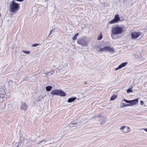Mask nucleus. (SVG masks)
I'll return each instance as SVG.
<instances>
[{
	"instance_id": "1a4fd4ad",
	"label": "nucleus",
	"mask_w": 147,
	"mask_h": 147,
	"mask_svg": "<svg viewBox=\"0 0 147 147\" xmlns=\"http://www.w3.org/2000/svg\"><path fill=\"white\" fill-rule=\"evenodd\" d=\"M127 62H125L122 63L119 65L117 68L115 69V70H117L118 69L125 67L127 64Z\"/></svg>"
},
{
	"instance_id": "c85d7f7f",
	"label": "nucleus",
	"mask_w": 147,
	"mask_h": 147,
	"mask_svg": "<svg viewBox=\"0 0 147 147\" xmlns=\"http://www.w3.org/2000/svg\"><path fill=\"white\" fill-rule=\"evenodd\" d=\"M15 1H19V2H21L24 1V0H15Z\"/></svg>"
},
{
	"instance_id": "bb28decb",
	"label": "nucleus",
	"mask_w": 147,
	"mask_h": 147,
	"mask_svg": "<svg viewBox=\"0 0 147 147\" xmlns=\"http://www.w3.org/2000/svg\"><path fill=\"white\" fill-rule=\"evenodd\" d=\"M38 45H39L38 44H37V43L35 44H34L32 45V46L33 47H36V46H37Z\"/></svg>"
},
{
	"instance_id": "4be33fe9",
	"label": "nucleus",
	"mask_w": 147,
	"mask_h": 147,
	"mask_svg": "<svg viewBox=\"0 0 147 147\" xmlns=\"http://www.w3.org/2000/svg\"><path fill=\"white\" fill-rule=\"evenodd\" d=\"M23 52H24V53H25L26 54H28L30 53V52L29 51H23Z\"/></svg>"
},
{
	"instance_id": "f3484780",
	"label": "nucleus",
	"mask_w": 147,
	"mask_h": 147,
	"mask_svg": "<svg viewBox=\"0 0 147 147\" xmlns=\"http://www.w3.org/2000/svg\"><path fill=\"white\" fill-rule=\"evenodd\" d=\"M78 43L79 44L82 45L83 43V40L82 39H79L78 40Z\"/></svg>"
},
{
	"instance_id": "7ed1b4c3",
	"label": "nucleus",
	"mask_w": 147,
	"mask_h": 147,
	"mask_svg": "<svg viewBox=\"0 0 147 147\" xmlns=\"http://www.w3.org/2000/svg\"><path fill=\"white\" fill-rule=\"evenodd\" d=\"M99 52L108 51L110 53H115V51L114 49L111 47L110 46H106L103 48L100 49L99 51Z\"/></svg>"
},
{
	"instance_id": "c756f323",
	"label": "nucleus",
	"mask_w": 147,
	"mask_h": 147,
	"mask_svg": "<svg viewBox=\"0 0 147 147\" xmlns=\"http://www.w3.org/2000/svg\"><path fill=\"white\" fill-rule=\"evenodd\" d=\"M142 129L147 132V128H144Z\"/></svg>"
},
{
	"instance_id": "9d476101",
	"label": "nucleus",
	"mask_w": 147,
	"mask_h": 147,
	"mask_svg": "<svg viewBox=\"0 0 147 147\" xmlns=\"http://www.w3.org/2000/svg\"><path fill=\"white\" fill-rule=\"evenodd\" d=\"M138 102V99H135L132 100H130V104L131 106L133 105H136L137 104Z\"/></svg>"
},
{
	"instance_id": "f8f14e48",
	"label": "nucleus",
	"mask_w": 147,
	"mask_h": 147,
	"mask_svg": "<svg viewBox=\"0 0 147 147\" xmlns=\"http://www.w3.org/2000/svg\"><path fill=\"white\" fill-rule=\"evenodd\" d=\"M5 92L3 89H0V98H3L5 96Z\"/></svg>"
},
{
	"instance_id": "b1692460",
	"label": "nucleus",
	"mask_w": 147,
	"mask_h": 147,
	"mask_svg": "<svg viewBox=\"0 0 147 147\" xmlns=\"http://www.w3.org/2000/svg\"><path fill=\"white\" fill-rule=\"evenodd\" d=\"M71 125H76L77 123H74L73 121H71L70 123Z\"/></svg>"
},
{
	"instance_id": "39448f33",
	"label": "nucleus",
	"mask_w": 147,
	"mask_h": 147,
	"mask_svg": "<svg viewBox=\"0 0 147 147\" xmlns=\"http://www.w3.org/2000/svg\"><path fill=\"white\" fill-rule=\"evenodd\" d=\"M119 129L121 131L124 133H127L130 132V128L127 126H122Z\"/></svg>"
},
{
	"instance_id": "cd10ccee",
	"label": "nucleus",
	"mask_w": 147,
	"mask_h": 147,
	"mask_svg": "<svg viewBox=\"0 0 147 147\" xmlns=\"http://www.w3.org/2000/svg\"><path fill=\"white\" fill-rule=\"evenodd\" d=\"M144 104V102L143 101L141 100L140 101V104L141 105H143Z\"/></svg>"
},
{
	"instance_id": "f03ea898",
	"label": "nucleus",
	"mask_w": 147,
	"mask_h": 147,
	"mask_svg": "<svg viewBox=\"0 0 147 147\" xmlns=\"http://www.w3.org/2000/svg\"><path fill=\"white\" fill-rule=\"evenodd\" d=\"M20 4L13 1L10 4V11L13 13H16L19 9Z\"/></svg>"
},
{
	"instance_id": "412c9836",
	"label": "nucleus",
	"mask_w": 147,
	"mask_h": 147,
	"mask_svg": "<svg viewBox=\"0 0 147 147\" xmlns=\"http://www.w3.org/2000/svg\"><path fill=\"white\" fill-rule=\"evenodd\" d=\"M123 100L125 102L127 103H129V104H130V100H128L125 99H124Z\"/></svg>"
},
{
	"instance_id": "2eb2a0df",
	"label": "nucleus",
	"mask_w": 147,
	"mask_h": 147,
	"mask_svg": "<svg viewBox=\"0 0 147 147\" xmlns=\"http://www.w3.org/2000/svg\"><path fill=\"white\" fill-rule=\"evenodd\" d=\"M52 87L51 86H48L46 87V90L47 91H49L51 90Z\"/></svg>"
},
{
	"instance_id": "dca6fc26",
	"label": "nucleus",
	"mask_w": 147,
	"mask_h": 147,
	"mask_svg": "<svg viewBox=\"0 0 147 147\" xmlns=\"http://www.w3.org/2000/svg\"><path fill=\"white\" fill-rule=\"evenodd\" d=\"M79 33H76L72 38L73 40H75L77 39V36L78 35Z\"/></svg>"
},
{
	"instance_id": "f257e3e1",
	"label": "nucleus",
	"mask_w": 147,
	"mask_h": 147,
	"mask_svg": "<svg viewBox=\"0 0 147 147\" xmlns=\"http://www.w3.org/2000/svg\"><path fill=\"white\" fill-rule=\"evenodd\" d=\"M123 31V27L119 25H116L112 28L111 30V36L112 38L114 39L113 36L117 34H120L122 33Z\"/></svg>"
},
{
	"instance_id": "6e6552de",
	"label": "nucleus",
	"mask_w": 147,
	"mask_h": 147,
	"mask_svg": "<svg viewBox=\"0 0 147 147\" xmlns=\"http://www.w3.org/2000/svg\"><path fill=\"white\" fill-rule=\"evenodd\" d=\"M100 114H98L97 115H96L94 117L91 118V119L92 120H94L96 121V123L98 124L100 122Z\"/></svg>"
},
{
	"instance_id": "4468645a",
	"label": "nucleus",
	"mask_w": 147,
	"mask_h": 147,
	"mask_svg": "<svg viewBox=\"0 0 147 147\" xmlns=\"http://www.w3.org/2000/svg\"><path fill=\"white\" fill-rule=\"evenodd\" d=\"M76 97H74L73 98H69L68 100V102H74L76 99Z\"/></svg>"
},
{
	"instance_id": "0eeeda50",
	"label": "nucleus",
	"mask_w": 147,
	"mask_h": 147,
	"mask_svg": "<svg viewBox=\"0 0 147 147\" xmlns=\"http://www.w3.org/2000/svg\"><path fill=\"white\" fill-rule=\"evenodd\" d=\"M120 19L118 14H116L114 18L109 22V24H112L118 22Z\"/></svg>"
},
{
	"instance_id": "a878e982",
	"label": "nucleus",
	"mask_w": 147,
	"mask_h": 147,
	"mask_svg": "<svg viewBox=\"0 0 147 147\" xmlns=\"http://www.w3.org/2000/svg\"><path fill=\"white\" fill-rule=\"evenodd\" d=\"M87 42H84L83 41V46H87Z\"/></svg>"
},
{
	"instance_id": "7c9ffc66",
	"label": "nucleus",
	"mask_w": 147,
	"mask_h": 147,
	"mask_svg": "<svg viewBox=\"0 0 147 147\" xmlns=\"http://www.w3.org/2000/svg\"><path fill=\"white\" fill-rule=\"evenodd\" d=\"M84 83L85 84H86V83H87V82H84Z\"/></svg>"
},
{
	"instance_id": "393cba45",
	"label": "nucleus",
	"mask_w": 147,
	"mask_h": 147,
	"mask_svg": "<svg viewBox=\"0 0 147 147\" xmlns=\"http://www.w3.org/2000/svg\"><path fill=\"white\" fill-rule=\"evenodd\" d=\"M102 38V36L101 35L100 36H98V37L97 39L98 40H100Z\"/></svg>"
},
{
	"instance_id": "ddd939ff",
	"label": "nucleus",
	"mask_w": 147,
	"mask_h": 147,
	"mask_svg": "<svg viewBox=\"0 0 147 147\" xmlns=\"http://www.w3.org/2000/svg\"><path fill=\"white\" fill-rule=\"evenodd\" d=\"M106 118L105 117H100V124L102 125L105 122Z\"/></svg>"
},
{
	"instance_id": "20e7f679",
	"label": "nucleus",
	"mask_w": 147,
	"mask_h": 147,
	"mask_svg": "<svg viewBox=\"0 0 147 147\" xmlns=\"http://www.w3.org/2000/svg\"><path fill=\"white\" fill-rule=\"evenodd\" d=\"M51 94L59 95L61 96H65L66 95L65 93L61 90H54L51 91Z\"/></svg>"
},
{
	"instance_id": "a211bd4d",
	"label": "nucleus",
	"mask_w": 147,
	"mask_h": 147,
	"mask_svg": "<svg viewBox=\"0 0 147 147\" xmlns=\"http://www.w3.org/2000/svg\"><path fill=\"white\" fill-rule=\"evenodd\" d=\"M127 92L128 93L132 92H133V90H131V88H129L127 90Z\"/></svg>"
},
{
	"instance_id": "5701e85b",
	"label": "nucleus",
	"mask_w": 147,
	"mask_h": 147,
	"mask_svg": "<svg viewBox=\"0 0 147 147\" xmlns=\"http://www.w3.org/2000/svg\"><path fill=\"white\" fill-rule=\"evenodd\" d=\"M53 31V29L51 30L49 34L48 35V37L51 34L52 32Z\"/></svg>"
},
{
	"instance_id": "423d86ee",
	"label": "nucleus",
	"mask_w": 147,
	"mask_h": 147,
	"mask_svg": "<svg viewBox=\"0 0 147 147\" xmlns=\"http://www.w3.org/2000/svg\"><path fill=\"white\" fill-rule=\"evenodd\" d=\"M141 34V33L139 32H134L131 33V36L133 39H135L137 38Z\"/></svg>"
},
{
	"instance_id": "9b49d317",
	"label": "nucleus",
	"mask_w": 147,
	"mask_h": 147,
	"mask_svg": "<svg viewBox=\"0 0 147 147\" xmlns=\"http://www.w3.org/2000/svg\"><path fill=\"white\" fill-rule=\"evenodd\" d=\"M28 108V106L26 104L25 102H22V103L21 109L22 110H26Z\"/></svg>"
},
{
	"instance_id": "aec40b11",
	"label": "nucleus",
	"mask_w": 147,
	"mask_h": 147,
	"mask_svg": "<svg viewBox=\"0 0 147 147\" xmlns=\"http://www.w3.org/2000/svg\"><path fill=\"white\" fill-rule=\"evenodd\" d=\"M131 106V105H130V104H127L124 105L121 107V108L124 107H126L127 106Z\"/></svg>"
},
{
	"instance_id": "6ab92c4d",
	"label": "nucleus",
	"mask_w": 147,
	"mask_h": 147,
	"mask_svg": "<svg viewBox=\"0 0 147 147\" xmlns=\"http://www.w3.org/2000/svg\"><path fill=\"white\" fill-rule=\"evenodd\" d=\"M116 96H115V95L111 97L110 98V100H114L116 98Z\"/></svg>"
}]
</instances>
